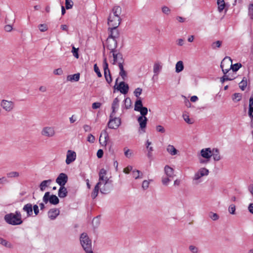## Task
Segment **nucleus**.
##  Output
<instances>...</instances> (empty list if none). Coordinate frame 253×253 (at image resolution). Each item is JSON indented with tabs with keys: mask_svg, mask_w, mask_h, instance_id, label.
<instances>
[{
	"mask_svg": "<svg viewBox=\"0 0 253 253\" xmlns=\"http://www.w3.org/2000/svg\"><path fill=\"white\" fill-rule=\"evenodd\" d=\"M162 68V66L158 63H156L154 64L153 67V72L155 74H158L160 72V70Z\"/></svg>",
	"mask_w": 253,
	"mask_h": 253,
	"instance_id": "41",
	"label": "nucleus"
},
{
	"mask_svg": "<svg viewBox=\"0 0 253 253\" xmlns=\"http://www.w3.org/2000/svg\"><path fill=\"white\" fill-rule=\"evenodd\" d=\"M249 16L253 19V4H250L249 6Z\"/></svg>",
	"mask_w": 253,
	"mask_h": 253,
	"instance_id": "53",
	"label": "nucleus"
},
{
	"mask_svg": "<svg viewBox=\"0 0 253 253\" xmlns=\"http://www.w3.org/2000/svg\"><path fill=\"white\" fill-rule=\"evenodd\" d=\"M76 159V153L75 151L69 150L67 152L66 163L69 165Z\"/></svg>",
	"mask_w": 253,
	"mask_h": 253,
	"instance_id": "20",
	"label": "nucleus"
},
{
	"mask_svg": "<svg viewBox=\"0 0 253 253\" xmlns=\"http://www.w3.org/2000/svg\"><path fill=\"white\" fill-rule=\"evenodd\" d=\"M242 97V94L240 93H235L232 96V100L235 102H237L241 100Z\"/></svg>",
	"mask_w": 253,
	"mask_h": 253,
	"instance_id": "40",
	"label": "nucleus"
},
{
	"mask_svg": "<svg viewBox=\"0 0 253 253\" xmlns=\"http://www.w3.org/2000/svg\"><path fill=\"white\" fill-rule=\"evenodd\" d=\"M150 184L149 181L145 180L142 182V188L143 190H146L149 187V185Z\"/></svg>",
	"mask_w": 253,
	"mask_h": 253,
	"instance_id": "56",
	"label": "nucleus"
},
{
	"mask_svg": "<svg viewBox=\"0 0 253 253\" xmlns=\"http://www.w3.org/2000/svg\"><path fill=\"white\" fill-rule=\"evenodd\" d=\"M172 177H169L168 176L163 177L162 179V182L164 185H168L169 182L171 181V179Z\"/></svg>",
	"mask_w": 253,
	"mask_h": 253,
	"instance_id": "48",
	"label": "nucleus"
},
{
	"mask_svg": "<svg viewBox=\"0 0 253 253\" xmlns=\"http://www.w3.org/2000/svg\"><path fill=\"white\" fill-rule=\"evenodd\" d=\"M73 5V2L72 0H65V6L67 9H71Z\"/></svg>",
	"mask_w": 253,
	"mask_h": 253,
	"instance_id": "47",
	"label": "nucleus"
},
{
	"mask_svg": "<svg viewBox=\"0 0 253 253\" xmlns=\"http://www.w3.org/2000/svg\"><path fill=\"white\" fill-rule=\"evenodd\" d=\"M94 72L97 74L98 77H102V74L100 72L99 69L96 64L94 65Z\"/></svg>",
	"mask_w": 253,
	"mask_h": 253,
	"instance_id": "57",
	"label": "nucleus"
},
{
	"mask_svg": "<svg viewBox=\"0 0 253 253\" xmlns=\"http://www.w3.org/2000/svg\"><path fill=\"white\" fill-rule=\"evenodd\" d=\"M109 136L107 131L105 130H103L100 135L99 142L102 146H106L107 145V139Z\"/></svg>",
	"mask_w": 253,
	"mask_h": 253,
	"instance_id": "21",
	"label": "nucleus"
},
{
	"mask_svg": "<svg viewBox=\"0 0 253 253\" xmlns=\"http://www.w3.org/2000/svg\"><path fill=\"white\" fill-rule=\"evenodd\" d=\"M148 119L145 116L141 115L137 119V121L139 124L140 128L143 132H145V128L146 127Z\"/></svg>",
	"mask_w": 253,
	"mask_h": 253,
	"instance_id": "18",
	"label": "nucleus"
},
{
	"mask_svg": "<svg viewBox=\"0 0 253 253\" xmlns=\"http://www.w3.org/2000/svg\"><path fill=\"white\" fill-rule=\"evenodd\" d=\"M134 110L139 112L140 114L143 116H146L148 113L147 108L145 107H143L142 102L140 98L136 101Z\"/></svg>",
	"mask_w": 253,
	"mask_h": 253,
	"instance_id": "8",
	"label": "nucleus"
},
{
	"mask_svg": "<svg viewBox=\"0 0 253 253\" xmlns=\"http://www.w3.org/2000/svg\"><path fill=\"white\" fill-rule=\"evenodd\" d=\"M23 211L27 213L28 217L31 216L33 214V206L30 203L24 205L23 208Z\"/></svg>",
	"mask_w": 253,
	"mask_h": 253,
	"instance_id": "25",
	"label": "nucleus"
},
{
	"mask_svg": "<svg viewBox=\"0 0 253 253\" xmlns=\"http://www.w3.org/2000/svg\"><path fill=\"white\" fill-rule=\"evenodd\" d=\"M184 120L188 124H192L193 121L189 118V117L187 114H183L182 115Z\"/></svg>",
	"mask_w": 253,
	"mask_h": 253,
	"instance_id": "50",
	"label": "nucleus"
},
{
	"mask_svg": "<svg viewBox=\"0 0 253 253\" xmlns=\"http://www.w3.org/2000/svg\"><path fill=\"white\" fill-rule=\"evenodd\" d=\"M122 13V8L119 6H115L112 8V13L108 18V24L109 27H118L122 20L120 15Z\"/></svg>",
	"mask_w": 253,
	"mask_h": 253,
	"instance_id": "1",
	"label": "nucleus"
},
{
	"mask_svg": "<svg viewBox=\"0 0 253 253\" xmlns=\"http://www.w3.org/2000/svg\"><path fill=\"white\" fill-rule=\"evenodd\" d=\"M184 69L183 63L182 61H178L175 65V72L177 73H180Z\"/></svg>",
	"mask_w": 253,
	"mask_h": 253,
	"instance_id": "33",
	"label": "nucleus"
},
{
	"mask_svg": "<svg viewBox=\"0 0 253 253\" xmlns=\"http://www.w3.org/2000/svg\"><path fill=\"white\" fill-rule=\"evenodd\" d=\"M112 183L111 180H108L101 183V186L100 187V191L104 194L109 193L112 189Z\"/></svg>",
	"mask_w": 253,
	"mask_h": 253,
	"instance_id": "10",
	"label": "nucleus"
},
{
	"mask_svg": "<svg viewBox=\"0 0 253 253\" xmlns=\"http://www.w3.org/2000/svg\"><path fill=\"white\" fill-rule=\"evenodd\" d=\"M51 181L52 180L51 179L42 181L40 185L41 191H43L45 190V187H47L48 185L51 183Z\"/></svg>",
	"mask_w": 253,
	"mask_h": 253,
	"instance_id": "30",
	"label": "nucleus"
},
{
	"mask_svg": "<svg viewBox=\"0 0 253 253\" xmlns=\"http://www.w3.org/2000/svg\"><path fill=\"white\" fill-rule=\"evenodd\" d=\"M124 104L126 109H127L131 106V99L127 97L124 100Z\"/></svg>",
	"mask_w": 253,
	"mask_h": 253,
	"instance_id": "46",
	"label": "nucleus"
},
{
	"mask_svg": "<svg viewBox=\"0 0 253 253\" xmlns=\"http://www.w3.org/2000/svg\"><path fill=\"white\" fill-rule=\"evenodd\" d=\"M247 86V82H245L244 80H242L239 83V87L242 90H244Z\"/></svg>",
	"mask_w": 253,
	"mask_h": 253,
	"instance_id": "60",
	"label": "nucleus"
},
{
	"mask_svg": "<svg viewBox=\"0 0 253 253\" xmlns=\"http://www.w3.org/2000/svg\"><path fill=\"white\" fill-rule=\"evenodd\" d=\"M117 41L112 38H108L106 40V47L110 52L117 50Z\"/></svg>",
	"mask_w": 253,
	"mask_h": 253,
	"instance_id": "14",
	"label": "nucleus"
},
{
	"mask_svg": "<svg viewBox=\"0 0 253 253\" xmlns=\"http://www.w3.org/2000/svg\"><path fill=\"white\" fill-rule=\"evenodd\" d=\"M119 67L120 70L119 75L122 77V79L123 80H125L126 79V78L127 77V73L124 70V64L122 65L121 63H120Z\"/></svg>",
	"mask_w": 253,
	"mask_h": 253,
	"instance_id": "32",
	"label": "nucleus"
},
{
	"mask_svg": "<svg viewBox=\"0 0 253 253\" xmlns=\"http://www.w3.org/2000/svg\"><path fill=\"white\" fill-rule=\"evenodd\" d=\"M15 21V18L12 16L9 17V18L6 17L5 19V23L7 24H13Z\"/></svg>",
	"mask_w": 253,
	"mask_h": 253,
	"instance_id": "49",
	"label": "nucleus"
},
{
	"mask_svg": "<svg viewBox=\"0 0 253 253\" xmlns=\"http://www.w3.org/2000/svg\"><path fill=\"white\" fill-rule=\"evenodd\" d=\"M210 218L213 220H216L219 218L218 215L216 213L211 212L210 213Z\"/></svg>",
	"mask_w": 253,
	"mask_h": 253,
	"instance_id": "58",
	"label": "nucleus"
},
{
	"mask_svg": "<svg viewBox=\"0 0 253 253\" xmlns=\"http://www.w3.org/2000/svg\"><path fill=\"white\" fill-rule=\"evenodd\" d=\"M142 88H140V87H137L136 88L134 91V95L137 97V98H139V95L142 93Z\"/></svg>",
	"mask_w": 253,
	"mask_h": 253,
	"instance_id": "54",
	"label": "nucleus"
},
{
	"mask_svg": "<svg viewBox=\"0 0 253 253\" xmlns=\"http://www.w3.org/2000/svg\"><path fill=\"white\" fill-rule=\"evenodd\" d=\"M78 50H79V48H76L74 46H72V52L73 54V55L75 57H76V58H79V54H78Z\"/></svg>",
	"mask_w": 253,
	"mask_h": 253,
	"instance_id": "52",
	"label": "nucleus"
},
{
	"mask_svg": "<svg viewBox=\"0 0 253 253\" xmlns=\"http://www.w3.org/2000/svg\"><path fill=\"white\" fill-rule=\"evenodd\" d=\"M235 210H236V207L233 204H232V205H230L229 208H228V211L232 214H235Z\"/></svg>",
	"mask_w": 253,
	"mask_h": 253,
	"instance_id": "55",
	"label": "nucleus"
},
{
	"mask_svg": "<svg viewBox=\"0 0 253 253\" xmlns=\"http://www.w3.org/2000/svg\"><path fill=\"white\" fill-rule=\"evenodd\" d=\"M60 211L58 209L53 208L51 209L48 211V216L51 220H54L57 216L59 215Z\"/></svg>",
	"mask_w": 253,
	"mask_h": 253,
	"instance_id": "23",
	"label": "nucleus"
},
{
	"mask_svg": "<svg viewBox=\"0 0 253 253\" xmlns=\"http://www.w3.org/2000/svg\"><path fill=\"white\" fill-rule=\"evenodd\" d=\"M242 65L241 63H236L234 65L232 64L231 69H232L233 72L237 71L241 67Z\"/></svg>",
	"mask_w": 253,
	"mask_h": 253,
	"instance_id": "43",
	"label": "nucleus"
},
{
	"mask_svg": "<svg viewBox=\"0 0 253 253\" xmlns=\"http://www.w3.org/2000/svg\"><path fill=\"white\" fill-rule=\"evenodd\" d=\"M13 28H12V25L11 24H7L6 25H5L4 27V29L5 31L7 32H10L12 31Z\"/></svg>",
	"mask_w": 253,
	"mask_h": 253,
	"instance_id": "61",
	"label": "nucleus"
},
{
	"mask_svg": "<svg viewBox=\"0 0 253 253\" xmlns=\"http://www.w3.org/2000/svg\"><path fill=\"white\" fill-rule=\"evenodd\" d=\"M218 10L221 12L225 8V2L224 0H217Z\"/></svg>",
	"mask_w": 253,
	"mask_h": 253,
	"instance_id": "36",
	"label": "nucleus"
},
{
	"mask_svg": "<svg viewBox=\"0 0 253 253\" xmlns=\"http://www.w3.org/2000/svg\"><path fill=\"white\" fill-rule=\"evenodd\" d=\"M0 244L8 248H11L12 247V245L11 243L2 238H0Z\"/></svg>",
	"mask_w": 253,
	"mask_h": 253,
	"instance_id": "37",
	"label": "nucleus"
},
{
	"mask_svg": "<svg viewBox=\"0 0 253 253\" xmlns=\"http://www.w3.org/2000/svg\"><path fill=\"white\" fill-rule=\"evenodd\" d=\"M121 119L119 118L110 117V120L108 123V126L111 129H117L121 125Z\"/></svg>",
	"mask_w": 253,
	"mask_h": 253,
	"instance_id": "13",
	"label": "nucleus"
},
{
	"mask_svg": "<svg viewBox=\"0 0 253 253\" xmlns=\"http://www.w3.org/2000/svg\"><path fill=\"white\" fill-rule=\"evenodd\" d=\"M125 155L127 158H130L132 155V153L129 149H126V148L124 149Z\"/></svg>",
	"mask_w": 253,
	"mask_h": 253,
	"instance_id": "63",
	"label": "nucleus"
},
{
	"mask_svg": "<svg viewBox=\"0 0 253 253\" xmlns=\"http://www.w3.org/2000/svg\"><path fill=\"white\" fill-rule=\"evenodd\" d=\"M117 28L118 27H109L108 28L109 34L108 38H112L114 40H117L119 38L120 33Z\"/></svg>",
	"mask_w": 253,
	"mask_h": 253,
	"instance_id": "16",
	"label": "nucleus"
},
{
	"mask_svg": "<svg viewBox=\"0 0 253 253\" xmlns=\"http://www.w3.org/2000/svg\"><path fill=\"white\" fill-rule=\"evenodd\" d=\"M80 242L85 252H91V251H92L91 241L86 233H83L81 234Z\"/></svg>",
	"mask_w": 253,
	"mask_h": 253,
	"instance_id": "3",
	"label": "nucleus"
},
{
	"mask_svg": "<svg viewBox=\"0 0 253 253\" xmlns=\"http://www.w3.org/2000/svg\"><path fill=\"white\" fill-rule=\"evenodd\" d=\"M4 220L9 224L12 225H20L23 221L21 219V214L20 211H16L14 213H10L4 216Z\"/></svg>",
	"mask_w": 253,
	"mask_h": 253,
	"instance_id": "2",
	"label": "nucleus"
},
{
	"mask_svg": "<svg viewBox=\"0 0 253 253\" xmlns=\"http://www.w3.org/2000/svg\"><path fill=\"white\" fill-rule=\"evenodd\" d=\"M249 115L253 118V95L251 96L249 99Z\"/></svg>",
	"mask_w": 253,
	"mask_h": 253,
	"instance_id": "31",
	"label": "nucleus"
},
{
	"mask_svg": "<svg viewBox=\"0 0 253 253\" xmlns=\"http://www.w3.org/2000/svg\"><path fill=\"white\" fill-rule=\"evenodd\" d=\"M167 152L171 155L174 156L177 154L178 151L172 145L169 144L167 147Z\"/></svg>",
	"mask_w": 253,
	"mask_h": 253,
	"instance_id": "29",
	"label": "nucleus"
},
{
	"mask_svg": "<svg viewBox=\"0 0 253 253\" xmlns=\"http://www.w3.org/2000/svg\"><path fill=\"white\" fill-rule=\"evenodd\" d=\"M119 80V78H118L115 82V85L114 87L117 89L118 90H119L121 93L126 94L128 92L129 89L128 85L126 84L124 82L122 81L120 83L119 85L118 84V81Z\"/></svg>",
	"mask_w": 253,
	"mask_h": 253,
	"instance_id": "9",
	"label": "nucleus"
},
{
	"mask_svg": "<svg viewBox=\"0 0 253 253\" xmlns=\"http://www.w3.org/2000/svg\"><path fill=\"white\" fill-rule=\"evenodd\" d=\"M119 102L120 99L118 98V97H116L114 99L113 103L112 104V112L110 116V118L113 117L117 110L119 108Z\"/></svg>",
	"mask_w": 253,
	"mask_h": 253,
	"instance_id": "22",
	"label": "nucleus"
},
{
	"mask_svg": "<svg viewBox=\"0 0 253 253\" xmlns=\"http://www.w3.org/2000/svg\"><path fill=\"white\" fill-rule=\"evenodd\" d=\"M164 170L167 176L172 178L174 176V169L169 166L168 165L166 166L164 168Z\"/></svg>",
	"mask_w": 253,
	"mask_h": 253,
	"instance_id": "26",
	"label": "nucleus"
},
{
	"mask_svg": "<svg viewBox=\"0 0 253 253\" xmlns=\"http://www.w3.org/2000/svg\"><path fill=\"white\" fill-rule=\"evenodd\" d=\"M19 173L17 171H11L7 173V176L9 178L18 177Z\"/></svg>",
	"mask_w": 253,
	"mask_h": 253,
	"instance_id": "44",
	"label": "nucleus"
},
{
	"mask_svg": "<svg viewBox=\"0 0 253 253\" xmlns=\"http://www.w3.org/2000/svg\"><path fill=\"white\" fill-rule=\"evenodd\" d=\"M87 140L90 143H94L95 141V137L93 135L90 134L87 138Z\"/></svg>",
	"mask_w": 253,
	"mask_h": 253,
	"instance_id": "64",
	"label": "nucleus"
},
{
	"mask_svg": "<svg viewBox=\"0 0 253 253\" xmlns=\"http://www.w3.org/2000/svg\"><path fill=\"white\" fill-rule=\"evenodd\" d=\"M162 12L166 15H169L170 13L171 10L167 6H164L162 7Z\"/></svg>",
	"mask_w": 253,
	"mask_h": 253,
	"instance_id": "51",
	"label": "nucleus"
},
{
	"mask_svg": "<svg viewBox=\"0 0 253 253\" xmlns=\"http://www.w3.org/2000/svg\"><path fill=\"white\" fill-rule=\"evenodd\" d=\"M132 174L133 177H134L136 179L138 178H142L143 177L142 173L138 170H133Z\"/></svg>",
	"mask_w": 253,
	"mask_h": 253,
	"instance_id": "38",
	"label": "nucleus"
},
{
	"mask_svg": "<svg viewBox=\"0 0 253 253\" xmlns=\"http://www.w3.org/2000/svg\"><path fill=\"white\" fill-rule=\"evenodd\" d=\"M42 200L45 204H47L49 202L51 204L56 205L59 202L58 198L55 195H50L49 192H46L44 194Z\"/></svg>",
	"mask_w": 253,
	"mask_h": 253,
	"instance_id": "5",
	"label": "nucleus"
},
{
	"mask_svg": "<svg viewBox=\"0 0 253 253\" xmlns=\"http://www.w3.org/2000/svg\"><path fill=\"white\" fill-rule=\"evenodd\" d=\"M235 78V77L232 76L230 77V74H224V76L220 78V82L223 84L224 82L226 81H231L234 80Z\"/></svg>",
	"mask_w": 253,
	"mask_h": 253,
	"instance_id": "34",
	"label": "nucleus"
},
{
	"mask_svg": "<svg viewBox=\"0 0 253 253\" xmlns=\"http://www.w3.org/2000/svg\"><path fill=\"white\" fill-rule=\"evenodd\" d=\"M156 129L157 131L161 133H165L166 131L165 128L161 125L157 126Z\"/></svg>",
	"mask_w": 253,
	"mask_h": 253,
	"instance_id": "59",
	"label": "nucleus"
},
{
	"mask_svg": "<svg viewBox=\"0 0 253 253\" xmlns=\"http://www.w3.org/2000/svg\"><path fill=\"white\" fill-rule=\"evenodd\" d=\"M211 152L212 156L215 161H218L221 159L218 149L213 148Z\"/></svg>",
	"mask_w": 253,
	"mask_h": 253,
	"instance_id": "27",
	"label": "nucleus"
},
{
	"mask_svg": "<svg viewBox=\"0 0 253 253\" xmlns=\"http://www.w3.org/2000/svg\"><path fill=\"white\" fill-rule=\"evenodd\" d=\"M39 29L41 32H45L47 30V27L45 24H40Z\"/></svg>",
	"mask_w": 253,
	"mask_h": 253,
	"instance_id": "62",
	"label": "nucleus"
},
{
	"mask_svg": "<svg viewBox=\"0 0 253 253\" xmlns=\"http://www.w3.org/2000/svg\"><path fill=\"white\" fill-rule=\"evenodd\" d=\"M103 67L104 70V77L106 82L110 84L112 82V77L110 70L108 68V64L107 62V59L105 57L103 59Z\"/></svg>",
	"mask_w": 253,
	"mask_h": 253,
	"instance_id": "11",
	"label": "nucleus"
},
{
	"mask_svg": "<svg viewBox=\"0 0 253 253\" xmlns=\"http://www.w3.org/2000/svg\"><path fill=\"white\" fill-rule=\"evenodd\" d=\"M189 250L192 253H199L200 252L199 248L194 245L189 246Z\"/></svg>",
	"mask_w": 253,
	"mask_h": 253,
	"instance_id": "45",
	"label": "nucleus"
},
{
	"mask_svg": "<svg viewBox=\"0 0 253 253\" xmlns=\"http://www.w3.org/2000/svg\"><path fill=\"white\" fill-rule=\"evenodd\" d=\"M101 186L96 184L94 188V190L91 194V197L93 199H95L98 195L99 190H100V187Z\"/></svg>",
	"mask_w": 253,
	"mask_h": 253,
	"instance_id": "39",
	"label": "nucleus"
},
{
	"mask_svg": "<svg viewBox=\"0 0 253 253\" xmlns=\"http://www.w3.org/2000/svg\"><path fill=\"white\" fill-rule=\"evenodd\" d=\"M41 134L44 137H53L55 134V129L53 127H44L41 131Z\"/></svg>",
	"mask_w": 253,
	"mask_h": 253,
	"instance_id": "12",
	"label": "nucleus"
},
{
	"mask_svg": "<svg viewBox=\"0 0 253 253\" xmlns=\"http://www.w3.org/2000/svg\"><path fill=\"white\" fill-rule=\"evenodd\" d=\"M0 105L1 107L7 112H11L15 107V103L13 101L5 99L1 100Z\"/></svg>",
	"mask_w": 253,
	"mask_h": 253,
	"instance_id": "6",
	"label": "nucleus"
},
{
	"mask_svg": "<svg viewBox=\"0 0 253 253\" xmlns=\"http://www.w3.org/2000/svg\"><path fill=\"white\" fill-rule=\"evenodd\" d=\"M209 173V171L208 169L205 168H201L197 172L195 173L194 176L193 177V180L198 181L202 177L208 175Z\"/></svg>",
	"mask_w": 253,
	"mask_h": 253,
	"instance_id": "15",
	"label": "nucleus"
},
{
	"mask_svg": "<svg viewBox=\"0 0 253 253\" xmlns=\"http://www.w3.org/2000/svg\"><path fill=\"white\" fill-rule=\"evenodd\" d=\"M67 193L68 192L66 188H65L64 186H60L58 190V195L60 198H63L67 196Z\"/></svg>",
	"mask_w": 253,
	"mask_h": 253,
	"instance_id": "28",
	"label": "nucleus"
},
{
	"mask_svg": "<svg viewBox=\"0 0 253 253\" xmlns=\"http://www.w3.org/2000/svg\"><path fill=\"white\" fill-rule=\"evenodd\" d=\"M110 53H112V56L113 57V64L118 63V66H119L120 63L122 65L124 64V59L123 58V54L120 52L119 50H116L110 52Z\"/></svg>",
	"mask_w": 253,
	"mask_h": 253,
	"instance_id": "7",
	"label": "nucleus"
},
{
	"mask_svg": "<svg viewBox=\"0 0 253 253\" xmlns=\"http://www.w3.org/2000/svg\"><path fill=\"white\" fill-rule=\"evenodd\" d=\"M222 44V42L220 41H217L215 42H213L211 44V47L213 49H215L216 48H219L221 46Z\"/></svg>",
	"mask_w": 253,
	"mask_h": 253,
	"instance_id": "42",
	"label": "nucleus"
},
{
	"mask_svg": "<svg viewBox=\"0 0 253 253\" xmlns=\"http://www.w3.org/2000/svg\"><path fill=\"white\" fill-rule=\"evenodd\" d=\"M107 171L104 169H101L99 172V181L96 184L101 186V183L109 180V179L106 176Z\"/></svg>",
	"mask_w": 253,
	"mask_h": 253,
	"instance_id": "17",
	"label": "nucleus"
},
{
	"mask_svg": "<svg viewBox=\"0 0 253 253\" xmlns=\"http://www.w3.org/2000/svg\"><path fill=\"white\" fill-rule=\"evenodd\" d=\"M210 148L202 149L201 150V155L203 158L210 160L212 156Z\"/></svg>",
	"mask_w": 253,
	"mask_h": 253,
	"instance_id": "24",
	"label": "nucleus"
},
{
	"mask_svg": "<svg viewBox=\"0 0 253 253\" xmlns=\"http://www.w3.org/2000/svg\"><path fill=\"white\" fill-rule=\"evenodd\" d=\"M232 61L230 57H225L221 61L220 67L223 74H227L231 70Z\"/></svg>",
	"mask_w": 253,
	"mask_h": 253,
	"instance_id": "4",
	"label": "nucleus"
},
{
	"mask_svg": "<svg viewBox=\"0 0 253 253\" xmlns=\"http://www.w3.org/2000/svg\"><path fill=\"white\" fill-rule=\"evenodd\" d=\"M80 79V74H75L74 75H68L67 80L69 81H78Z\"/></svg>",
	"mask_w": 253,
	"mask_h": 253,
	"instance_id": "35",
	"label": "nucleus"
},
{
	"mask_svg": "<svg viewBox=\"0 0 253 253\" xmlns=\"http://www.w3.org/2000/svg\"><path fill=\"white\" fill-rule=\"evenodd\" d=\"M68 181V176L64 173H61L56 179V182L60 186H64Z\"/></svg>",
	"mask_w": 253,
	"mask_h": 253,
	"instance_id": "19",
	"label": "nucleus"
}]
</instances>
